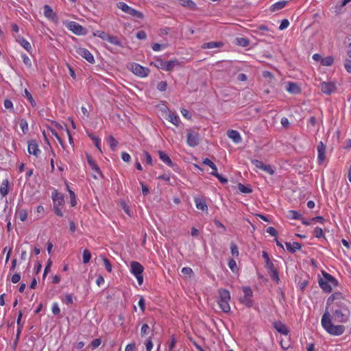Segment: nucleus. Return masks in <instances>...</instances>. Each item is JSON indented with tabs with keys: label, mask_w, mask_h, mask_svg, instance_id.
<instances>
[{
	"label": "nucleus",
	"mask_w": 351,
	"mask_h": 351,
	"mask_svg": "<svg viewBox=\"0 0 351 351\" xmlns=\"http://www.w3.org/2000/svg\"><path fill=\"white\" fill-rule=\"evenodd\" d=\"M19 126H20V128L21 129L23 134H25L28 132V130H29L28 123L26 119H21L19 121Z\"/></svg>",
	"instance_id": "nucleus-35"
},
{
	"label": "nucleus",
	"mask_w": 351,
	"mask_h": 351,
	"mask_svg": "<svg viewBox=\"0 0 351 351\" xmlns=\"http://www.w3.org/2000/svg\"><path fill=\"white\" fill-rule=\"evenodd\" d=\"M223 44L220 42H209L204 43L202 46L203 49H213L222 46Z\"/></svg>",
	"instance_id": "nucleus-30"
},
{
	"label": "nucleus",
	"mask_w": 351,
	"mask_h": 351,
	"mask_svg": "<svg viewBox=\"0 0 351 351\" xmlns=\"http://www.w3.org/2000/svg\"><path fill=\"white\" fill-rule=\"evenodd\" d=\"M145 345V348H146V351H152L154 344H153L151 337L148 338L146 340Z\"/></svg>",
	"instance_id": "nucleus-57"
},
{
	"label": "nucleus",
	"mask_w": 351,
	"mask_h": 351,
	"mask_svg": "<svg viewBox=\"0 0 351 351\" xmlns=\"http://www.w3.org/2000/svg\"><path fill=\"white\" fill-rule=\"evenodd\" d=\"M167 88V84L165 81H161L157 85V89L159 91H165Z\"/></svg>",
	"instance_id": "nucleus-58"
},
{
	"label": "nucleus",
	"mask_w": 351,
	"mask_h": 351,
	"mask_svg": "<svg viewBox=\"0 0 351 351\" xmlns=\"http://www.w3.org/2000/svg\"><path fill=\"white\" fill-rule=\"evenodd\" d=\"M82 258H83V263L84 264L89 263V261L91 258V253L90 252V251L88 250L85 249L83 251Z\"/></svg>",
	"instance_id": "nucleus-42"
},
{
	"label": "nucleus",
	"mask_w": 351,
	"mask_h": 351,
	"mask_svg": "<svg viewBox=\"0 0 351 351\" xmlns=\"http://www.w3.org/2000/svg\"><path fill=\"white\" fill-rule=\"evenodd\" d=\"M334 62V58L332 56H327L321 60V64L323 66H331Z\"/></svg>",
	"instance_id": "nucleus-34"
},
{
	"label": "nucleus",
	"mask_w": 351,
	"mask_h": 351,
	"mask_svg": "<svg viewBox=\"0 0 351 351\" xmlns=\"http://www.w3.org/2000/svg\"><path fill=\"white\" fill-rule=\"evenodd\" d=\"M228 265L233 273H237L239 271V267L237 266V264L233 258L229 259Z\"/></svg>",
	"instance_id": "nucleus-31"
},
{
	"label": "nucleus",
	"mask_w": 351,
	"mask_h": 351,
	"mask_svg": "<svg viewBox=\"0 0 351 351\" xmlns=\"http://www.w3.org/2000/svg\"><path fill=\"white\" fill-rule=\"evenodd\" d=\"M228 136L232 139L234 143H238L241 141V137L239 132L230 130L228 131Z\"/></svg>",
	"instance_id": "nucleus-23"
},
{
	"label": "nucleus",
	"mask_w": 351,
	"mask_h": 351,
	"mask_svg": "<svg viewBox=\"0 0 351 351\" xmlns=\"http://www.w3.org/2000/svg\"><path fill=\"white\" fill-rule=\"evenodd\" d=\"M219 297L217 299V304L219 308L225 313L230 311V293L226 289H219L218 291Z\"/></svg>",
	"instance_id": "nucleus-3"
},
{
	"label": "nucleus",
	"mask_w": 351,
	"mask_h": 351,
	"mask_svg": "<svg viewBox=\"0 0 351 351\" xmlns=\"http://www.w3.org/2000/svg\"><path fill=\"white\" fill-rule=\"evenodd\" d=\"M158 155H159L160 159L164 163H165L166 165H167L169 167H172L173 166V162H172L171 158H169V156L165 152H164L162 151H160L158 152Z\"/></svg>",
	"instance_id": "nucleus-24"
},
{
	"label": "nucleus",
	"mask_w": 351,
	"mask_h": 351,
	"mask_svg": "<svg viewBox=\"0 0 351 351\" xmlns=\"http://www.w3.org/2000/svg\"><path fill=\"white\" fill-rule=\"evenodd\" d=\"M93 35L95 36H97V37L101 38L102 40H107L108 36H109V34L106 33L105 32L99 31V30H97L95 32H94Z\"/></svg>",
	"instance_id": "nucleus-45"
},
{
	"label": "nucleus",
	"mask_w": 351,
	"mask_h": 351,
	"mask_svg": "<svg viewBox=\"0 0 351 351\" xmlns=\"http://www.w3.org/2000/svg\"><path fill=\"white\" fill-rule=\"evenodd\" d=\"M107 41L116 46H121V42L117 36L109 35Z\"/></svg>",
	"instance_id": "nucleus-36"
},
{
	"label": "nucleus",
	"mask_w": 351,
	"mask_h": 351,
	"mask_svg": "<svg viewBox=\"0 0 351 351\" xmlns=\"http://www.w3.org/2000/svg\"><path fill=\"white\" fill-rule=\"evenodd\" d=\"M62 302L64 304H73V297L71 294H66L63 298H62Z\"/></svg>",
	"instance_id": "nucleus-56"
},
{
	"label": "nucleus",
	"mask_w": 351,
	"mask_h": 351,
	"mask_svg": "<svg viewBox=\"0 0 351 351\" xmlns=\"http://www.w3.org/2000/svg\"><path fill=\"white\" fill-rule=\"evenodd\" d=\"M322 274L323 277L319 280V285L324 292L330 293L333 288L337 287L338 281L325 271H322Z\"/></svg>",
	"instance_id": "nucleus-2"
},
{
	"label": "nucleus",
	"mask_w": 351,
	"mask_h": 351,
	"mask_svg": "<svg viewBox=\"0 0 351 351\" xmlns=\"http://www.w3.org/2000/svg\"><path fill=\"white\" fill-rule=\"evenodd\" d=\"M52 199L53 202V206L60 207L64 204V198L63 195L56 191L52 194Z\"/></svg>",
	"instance_id": "nucleus-20"
},
{
	"label": "nucleus",
	"mask_w": 351,
	"mask_h": 351,
	"mask_svg": "<svg viewBox=\"0 0 351 351\" xmlns=\"http://www.w3.org/2000/svg\"><path fill=\"white\" fill-rule=\"evenodd\" d=\"M262 171L269 173V175H274L275 173V169L269 165H263Z\"/></svg>",
	"instance_id": "nucleus-48"
},
{
	"label": "nucleus",
	"mask_w": 351,
	"mask_h": 351,
	"mask_svg": "<svg viewBox=\"0 0 351 351\" xmlns=\"http://www.w3.org/2000/svg\"><path fill=\"white\" fill-rule=\"evenodd\" d=\"M199 143V134L193 130L187 131L186 143L189 147H194Z\"/></svg>",
	"instance_id": "nucleus-7"
},
{
	"label": "nucleus",
	"mask_w": 351,
	"mask_h": 351,
	"mask_svg": "<svg viewBox=\"0 0 351 351\" xmlns=\"http://www.w3.org/2000/svg\"><path fill=\"white\" fill-rule=\"evenodd\" d=\"M349 304V300L340 292H335L328 298L321 325L330 335L339 336L345 332L343 324L347 323L350 317Z\"/></svg>",
	"instance_id": "nucleus-1"
},
{
	"label": "nucleus",
	"mask_w": 351,
	"mask_h": 351,
	"mask_svg": "<svg viewBox=\"0 0 351 351\" xmlns=\"http://www.w3.org/2000/svg\"><path fill=\"white\" fill-rule=\"evenodd\" d=\"M238 189L241 193H251L252 192V190L250 186H245L241 183L238 184Z\"/></svg>",
	"instance_id": "nucleus-40"
},
{
	"label": "nucleus",
	"mask_w": 351,
	"mask_h": 351,
	"mask_svg": "<svg viewBox=\"0 0 351 351\" xmlns=\"http://www.w3.org/2000/svg\"><path fill=\"white\" fill-rule=\"evenodd\" d=\"M43 10H44V15L45 16L51 20V21H56L57 19V15L56 14V12H53V10L51 9V8L48 5H44L43 7Z\"/></svg>",
	"instance_id": "nucleus-17"
},
{
	"label": "nucleus",
	"mask_w": 351,
	"mask_h": 351,
	"mask_svg": "<svg viewBox=\"0 0 351 351\" xmlns=\"http://www.w3.org/2000/svg\"><path fill=\"white\" fill-rule=\"evenodd\" d=\"M51 265H52V262L50 259H49L47 261V263L45 266V270H44L43 278H45L46 277V276L47 275V274L49 272Z\"/></svg>",
	"instance_id": "nucleus-61"
},
{
	"label": "nucleus",
	"mask_w": 351,
	"mask_h": 351,
	"mask_svg": "<svg viewBox=\"0 0 351 351\" xmlns=\"http://www.w3.org/2000/svg\"><path fill=\"white\" fill-rule=\"evenodd\" d=\"M317 164L322 165L326 159V146L322 141H319L317 147Z\"/></svg>",
	"instance_id": "nucleus-9"
},
{
	"label": "nucleus",
	"mask_w": 351,
	"mask_h": 351,
	"mask_svg": "<svg viewBox=\"0 0 351 351\" xmlns=\"http://www.w3.org/2000/svg\"><path fill=\"white\" fill-rule=\"evenodd\" d=\"M288 218L291 219H301V215L296 210H291L287 213Z\"/></svg>",
	"instance_id": "nucleus-38"
},
{
	"label": "nucleus",
	"mask_w": 351,
	"mask_h": 351,
	"mask_svg": "<svg viewBox=\"0 0 351 351\" xmlns=\"http://www.w3.org/2000/svg\"><path fill=\"white\" fill-rule=\"evenodd\" d=\"M136 38L139 40H145L146 38H147V34L145 31L143 30H141V31H139L137 34H136Z\"/></svg>",
	"instance_id": "nucleus-64"
},
{
	"label": "nucleus",
	"mask_w": 351,
	"mask_h": 351,
	"mask_svg": "<svg viewBox=\"0 0 351 351\" xmlns=\"http://www.w3.org/2000/svg\"><path fill=\"white\" fill-rule=\"evenodd\" d=\"M320 88L324 93L326 95H330L332 93H334L336 90V86L332 82H324L321 83Z\"/></svg>",
	"instance_id": "nucleus-13"
},
{
	"label": "nucleus",
	"mask_w": 351,
	"mask_h": 351,
	"mask_svg": "<svg viewBox=\"0 0 351 351\" xmlns=\"http://www.w3.org/2000/svg\"><path fill=\"white\" fill-rule=\"evenodd\" d=\"M67 191L70 195V204L71 207H74L77 204L76 195L75 193L70 189L69 186L66 184Z\"/></svg>",
	"instance_id": "nucleus-29"
},
{
	"label": "nucleus",
	"mask_w": 351,
	"mask_h": 351,
	"mask_svg": "<svg viewBox=\"0 0 351 351\" xmlns=\"http://www.w3.org/2000/svg\"><path fill=\"white\" fill-rule=\"evenodd\" d=\"M180 5H182L184 7L189 8L193 10H195L197 9V5L195 2H193L192 0H178Z\"/></svg>",
	"instance_id": "nucleus-26"
},
{
	"label": "nucleus",
	"mask_w": 351,
	"mask_h": 351,
	"mask_svg": "<svg viewBox=\"0 0 351 351\" xmlns=\"http://www.w3.org/2000/svg\"><path fill=\"white\" fill-rule=\"evenodd\" d=\"M285 245L287 250L291 253H295L297 250L302 248V245L298 242H286Z\"/></svg>",
	"instance_id": "nucleus-21"
},
{
	"label": "nucleus",
	"mask_w": 351,
	"mask_h": 351,
	"mask_svg": "<svg viewBox=\"0 0 351 351\" xmlns=\"http://www.w3.org/2000/svg\"><path fill=\"white\" fill-rule=\"evenodd\" d=\"M240 302L248 308L252 307L253 305V301L251 297L243 296L240 299Z\"/></svg>",
	"instance_id": "nucleus-37"
},
{
	"label": "nucleus",
	"mask_w": 351,
	"mask_h": 351,
	"mask_svg": "<svg viewBox=\"0 0 351 351\" xmlns=\"http://www.w3.org/2000/svg\"><path fill=\"white\" fill-rule=\"evenodd\" d=\"M128 69L131 71L135 75L144 78L149 75L150 70L147 67L143 66L142 65L132 62L128 65Z\"/></svg>",
	"instance_id": "nucleus-4"
},
{
	"label": "nucleus",
	"mask_w": 351,
	"mask_h": 351,
	"mask_svg": "<svg viewBox=\"0 0 351 351\" xmlns=\"http://www.w3.org/2000/svg\"><path fill=\"white\" fill-rule=\"evenodd\" d=\"M194 202L196 208L198 210H201L202 211H208V206L204 199L201 197H195Z\"/></svg>",
	"instance_id": "nucleus-19"
},
{
	"label": "nucleus",
	"mask_w": 351,
	"mask_h": 351,
	"mask_svg": "<svg viewBox=\"0 0 351 351\" xmlns=\"http://www.w3.org/2000/svg\"><path fill=\"white\" fill-rule=\"evenodd\" d=\"M67 28L76 35H84L85 29L79 23L75 21H71L67 25Z\"/></svg>",
	"instance_id": "nucleus-10"
},
{
	"label": "nucleus",
	"mask_w": 351,
	"mask_h": 351,
	"mask_svg": "<svg viewBox=\"0 0 351 351\" xmlns=\"http://www.w3.org/2000/svg\"><path fill=\"white\" fill-rule=\"evenodd\" d=\"M178 64V62L176 60H171L169 61L165 62V71H171L173 70L175 66Z\"/></svg>",
	"instance_id": "nucleus-28"
},
{
	"label": "nucleus",
	"mask_w": 351,
	"mask_h": 351,
	"mask_svg": "<svg viewBox=\"0 0 351 351\" xmlns=\"http://www.w3.org/2000/svg\"><path fill=\"white\" fill-rule=\"evenodd\" d=\"M89 136L94 141L95 145L97 147V148L99 149V151L101 152V146H100L101 141H100L99 138L98 137L94 136L92 134H90Z\"/></svg>",
	"instance_id": "nucleus-55"
},
{
	"label": "nucleus",
	"mask_w": 351,
	"mask_h": 351,
	"mask_svg": "<svg viewBox=\"0 0 351 351\" xmlns=\"http://www.w3.org/2000/svg\"><path fill=\"white\" fill-rule=\"evenodd\" d=\"M167 119L176 126H178V116L173 112L169 110Z\"/></svg>",
	"instance_id": "nucleus-25"
},
{
	"label": "nucleus",
	"mask_w": 351,
	"mask_h": 351,
	"mask_svg": "<svg viewBox=\"0 0 351 351\" xmlns=\"http://www.w3.org/2000/svg\"><path fill=\"white\" fill-rule=\"evenodd\" d=\"M107 141L112 150H114L118 145V141L112 136H110L108 138Z\"/></svg>",
	"instance_id": "nucleus-44"
},
{
	"label": "nucleus",
	"mask_w": 351,
	"mask_h": 351,
	"mask_svg": "<svg viewBox=\"0 0 351 351\" xmlns=\"http://www.w3.org/2000/svg\"><path fill=\"white\" fill-rule=\"evenodd\" d=\"M165 61L162 60V59H159V58L156 60V61H154V62H150V65H153L155 67H156L158 69H161L162 70H165Z\"/></svg>",
	"instance_id": "nucleus-39"
},
{
	"label": "nucleus",
	"mask_w": 351,
	"mask_h": 351,
	"mask_svg": "<svg viewBox=\"0 0 351 351\" xmlns=\"http://www.w3.org/2000/svg\"><path fill=\"white\" fill-rule=\"evenodd\" d=\"M117 7L123 11L124 13L128 14L132 16L136 17L137 19H143L144 18L143 14L128 5L127 3L124 2H118L117 3Z\"/></svg>",
	"instance_id": "nucleus-6"
},
{
	"label": "nucleus",
	"mask_w": 351,
	"mask_h": 351,
	"mask_svg": "<svg viewBox=\"0 0 351 351\" xmlns=\"http://www.w3.org/2000/svg\"><path fill=\"white\" fill-rule=\"evenodd\" d=\"M313 235L316 237V238H322L324 237V232H323V230L322 228H319V227H316L314 230H313Z\"/></svg>",
	"instance_id": "nucleus-50"
},
{
	"label": "nucleus",
	"mask_w": 351,
	"mask_h": 351,
	"mask_svg": "<svg viewBox=\"0 0 351 351\" xmlns=\"http://www.w3.org/2000/svg\"><path fill=\"white\" fill-rule=\"evenodd\" d=\"M286 4H287V1H278V2L275 3H274L270 7V10L271 12L278 11L279 10H281V9L284 8L285 7Z\"/></svg>",
	"instance_id": "nucleus-27"
},
{
	"label": "nucleus",
	"mask_w": 351,
	"mask_h": 351,
	"mask_svg": "<svg viewBox=\"0 0 351 351\" xmlns=\"http://www.w3.org/2000/svg\"><path fill=\"white\" fill-rule=\"evenodd\" d=\"M102 261L107 271L109 273L112 272V267L110 261L106 257H102Z\"/></svg>",
	"instance_id": "nucleus-47"
},
{
	"label": "nucleus",
	"mask_w": 351,
	"mask_h": 351,
	"mask_svg": "<svg viewBox=\"0 0 351 351\" xmlns=\"http://www.w3.org/2000/svg\"><path fill=\"white\" fill-rule=\"evenodd\" d=\"M210 174L215 176L216 178H217V179L219 180V181L222 183V184H225V183H227L228 182V180L226 178H223L221 175H220L217 171L215 172V171H211L210 172Z\"/></svg>",
	"instance_id": "nucleus-49"
},
{
	"label": "nucleus",
	"mask_w": 351,
	"mask_h": 351,
	"mask_svg": "<svg viewBox=\"0 0 351 351\" xmlns=\"http://www.w3.org/2000/svg\"><path fill=\"white\" fill-rule=\"evenodd\" d=\"M274 328L280 334L287 335L289 330L287 326L281 322H274L273 323Z\"/></svg>",
	"instance_id": "nucleus-15"
},
{
	"label": "nucleus",
	"mask_w": 351,
	"mask_h": 351,
	"mask_svg": "<svg viewBox=\"0 0 351 351\" xmlns=\"http://www.w3.org/2000/svg\"><path fill=\"white\" fill-rule=\"evenodd\" d=\"M235 43L237 45H239V46H241V47H247L250 44V41L247 38H243V37H241V38H236L235 40Z\"/></svg>",
	"instance_id": "nucleus-32"
},
{
	"label": "nucleus",
	"mask_w": 351,
	"mask_h": 351,
	"mask_svg": "<svg viewBox=\"0 0 351 351\" xmlns=\"http://www.w3.org/2000/svg\"><path fill=\"white\" fill-rule=\"evenodd\" d=\"M10 191L8 179H5L0 184V194L2 197H5Z\"/></svg>",
	"instance_id": "nucleus-22"
},
{
	"label": "nucleus",
	"mask_w": 351,
	"mask_h": 351,
	"mask_svg": "<svg viewBox=\"0 0 351 351\" xmlns=\"http://www.w3.org/2000/svg\"><path fill=\"white\" fill-rule=\"evenodd\" d=\"M144 154V156H145V162L149 165H152V156L151 155L146 151H145L143 152Z\"/></svg>",
	"instance_id": "nucleus-62"
},
{
	"label": "nucleus",
	"mask_w": 351,
	"mask_h": 351,
	"mask_svg": "<svg viewBox=\"0 0 351 351\" xmlns=\"http://www.w3.org/2000/svg\"><path fill=\"white\" fill-rule=\"evenodd\" d=\"M16 41L20 44V45L23 47L27 52H32V47L30 43L23 36H19L16 38Z\"/></svg>",
	"instance_id": "nucleus-18"
},
{
	"label": "nucleus",
	"mask_w": 351,
	"mask_h": 351,
	"mask_svg": "<svg viewBox=\"0 0 351 351\" xmlns=\"http://www.w3.org/2000/svg\"><path fill=\"white\" fill-rule=\"evenodd\" d=\"M51 311L54 315H58L60 313V309L59 308L58 304L57 302H53L52 304Z\"/></svg>",
	"instance_id": "nucleus-60"
},
{
	"label": "nucleus",
	"mask_w": 351,
	"mask_h": 351,
	"mask_svg": "<svg viewBox=\"0 0 351 351\" xmlns=\"http://www.w3.org/2000/svg\"><path fill=\"white\" fill-rule=\"evenodd\" d=\"M143 271L144 267L140 263L137 261L130 262V272L135 276L139 285H141L143 282Z\"/></svg>",
	"instance_id": "nucleus-5"
},
{
	"label": "nucleus",
	"mask_w": 351,
	"mask_h": 351,
	"mask_svg": "<svg viewBox=\"0 0 351 351\" xmlns=\"http://www.w3.org/2000/svg\"><path fill=\"white\" fill-rule=\"evenodd\" d=\"M251 162L256 169L262 170L264 165L262 161L256 159H252Z\"/></svg>",
	"instance_id": "nucleus-53"
},
{
	"label": "nucleus",
	"mask_w": 351,
	"mask_h": 351,
	"mask_svg": "<svg viewBox=\"0 0 351 351\" xmlns=\"http://www.w3.org/2000/svg\"><path fill=\"white\" fill-rule=\"evenodd\" d=\"M243 292L244 294L243 296L251 297V298L252 297V290L250 287H243Z\"/></svg>",
	"instance_id": "nucleus-59"
},
{
	"label": "nucleus",
	"mask_w": 351,
	"mask_h": 351,
	"mask_svg": "<svg viewBox=\"0 0 351 351\" xmlns=\"http://www.w3.org/2000/svg\"><path fill=\"white\" fill-rule=\"evenodd\" d=\"M121 159L124 162H129L131 160L130 155L125 152H123L121 154Z\"/></svg>",
	"instance_id": "nucleus-63"
},
{
	"label": "nucleus",
	"mask_w": 351,
	"mask_h": 351,
	"mask_svg": "<svg viewBox=\"0 0 351 351\" xmlns=\"http://www.w3.org/2000/svg\"><path fill=\"white\" fill-rule=\"evenodd\" d=\"M16 215L21 221H25L27 218V212L25 209H21L16 211Z\"/></svg>",
	"instance_id": "nucleus-33"
},
{
	"label": "nucleus",
	"mask_w": 351,
	"mask_h": 351,
	"mask_svg": "<svg viewBox=\"0 0 351 351\" xmlns=\"http://www.w3.org/2000/svg\"><path fill=\"white\" fill-rule=\"evenodd\" d=\"M150 332V328L147 324H143L141 328V337H145Z\"/></svg>",
	"instance_id": "nucleus-46"
},
{
	"label": "nucleus",
	"mask_w": 351,
	"mask_h": 351,
	"mask_svg": "<svg viewBox=\"0 0 351 351\" xmlns=\"http://www.w3.org/2000/svg\"><path fill=\"white\" fill-rule=\"evenodd\" d=\"M21 58L23 59V63L28 67V68H31L32 67V61L31 60L29 59V58L25 53H23L21 55Z\"/></svg>",
	"instance_id": "nucleus-52"
},
{
	"label": "nucleus",
	"mask_w": 351,
	"mask_h": 351,
	"mask_svg": "<svg viewBox=\"0 0 351 351\" xmlns=\"http://www.w3.org/2000/svg\"><path fill=\"white\" fill-rule=\"evenodd\" d=\"M24 96L29 101V103L31 104V105L32 106H36V103L35 100L34 99L32 94L28 91L27 89H25Z\"/></svg>",
	"instance_id": "nucleus-41"
},
{
	"label": "nucleus",
	"mask_w": 351,
	"mask_h": 351,
	"mask_svg": "<svg viewBox=\"0 0 351 351\" xmlns=\"http://www.w3.org/2000/svg\"><path fill=\"white\" fill-rule=\"evenodd\" d=\"M75 52L77 55L86 59L89 63L93 64L95 62V58L93 54L88 49L79 47L76 49Z\"/></svg>",
	"instance_id": "nucleus-12"
},
{
	"label": "nucleus",
	"mask_w": 351,
	"mask_h": 351,
	"mask_svg": "<svg viewBox=\"0 0 351 351\" xmlns=\"http://www.w3.org/2000/svg\"><path fill=\"white\" fill-rule=\"evenodd\" d=\"M265 267L268 270V273L269 274L270 278L278 283L280 280L278 271L274 266V264L271 260H268V261H265Z\"/></svg>",
	"instance_id": "nucleus-8"
},
{
	"label": "nucleus",
	"mask_w": 351,
	"mask_h": 351,
	"mask_svg": "<svg viewBox=\"0 0 351 351\" xmlns=\"http://www.w3.org/2000/svg\"><path fill=\"white\" fill-rule=\"evenodd\" d=\"M230 250H231V254L233 256H235V257L239 256V249L235 243H232L230 244Z\"/></svg>",
	"instance_id": "nucleus-51"
},
{
	"label": "nucleus",
	"mask_w": 351,
	"mask_h": 351,
	"mask_svg": "<svg viewBox=\"0 0 351 351\" xmlns=\"http://www.w3.org/2000/svg\"><path fill=\"white\" fill-rule=\"evenodd\" d=\"M27 152L30 155L38 158L40 155L38 144L35 140H30L27 143Z\"/></svg>",
	"instance_id": "nucleus-11"
},
{
	"label": "nucleus",
	"mask_w": 351,
	"mask_h": 351,
	"mask_svg": "<svg viewBox=\"0 0 351 351\" xmlns=\"http://www.w3.org/2000/svg\"><path fill=\"white\" fill-rule=\"evenodd\" d=\"M317 123V119L314 116H312L308 119L307 127L310 128H313L316 125Z\"/></svg>",
	"instance_id": "nucleus-54"
},
{
	"label": "nucleus",
	"mask_w": 351,
	"mask_h": 351,
	"mask_svg": "<svg viewBox=\"0 0 351 351\" xmlns=\"http://www.w3.org/2000/svg\"><path fill=\"white\" fill-rule=\"evenodd\" d=\"M286 90L294 95H298L302 92L300 87L295 82H289L287 83L286 86Z\"/></svg>",
	"instance_id": "nucleus-16"
},
{
	"label": "nucleus",
	"mask_w": 351,
	"mask_h": 351,
	"mask_svg": "<svg viewBox=\"0 0 351 351\" xmlns=\"http://www.w3.org/2000/svg\"><path fill=\"white\" fill-rule=\"evenodd\" d=\"M202 163L204 165L209 166V168L212 169V170H213L212 171H215L216 172L217 171V166L209 158H204L203 160V161H202Z\"/></svg>",
	"instance_id": "nucleus-43"
},
{
	"label": "nucleus",
	"mask_w": 351,
	"mask_h": 351,
	"mask_svg": "<svg viewBox=\"0 0 351 351\" xmlns=\"http://www.w3.org/2000/svg\"><path fill=\"white\" fill-rule=\"evenodd\" d=\"M86 157L88 164L89 165L91 169L95 173H97L98 175H99L101 177H103V174L101 171L100 170V168L99 167L98 165L96 163L95 160L92 158V156L90 154H86Z\"/></svg>",
	"instance_id": "nucleus-14"
}]
</instances>
